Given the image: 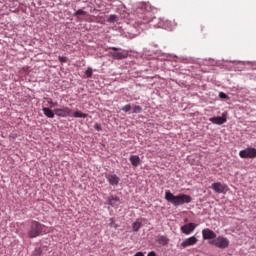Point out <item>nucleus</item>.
Listing matches in <instances>:
<instances>
[{"mask_svg": "<svg viewBox=\"0 0 256 256\" xmlns=\"http://www.w3.org/2000/svg\"><path fill=\"white\" fill-rule=\"evenodd\" d=\"M44 99L47 101V104H48V106L50 107L49 109L58 107V102H57V101L54 102V101L52 100V98H50V97H45Z\"/></svg>", "mask_w": 256, "mask_h": 256, "instance_id": "6ab92c4d", "label": "nucleus"}, {"mask_svg": "<svg viewBox=\"0 0 256 256\" xmlns=\"http://www.w3.org/2000/svg\"><path fill=\"white\" fill-rule=\"evenodd\" d=\"M109 55L112 57L114 60H124L129 56V52L126 49H122L121 47H115L112 46L110 47Z\"/></svg>", "mask_w": 256, "mask_h": 256, "instance_id": "20e7f679", "label": "nucleus"}, {"mask_svg": "<svg viewBox=\"0 0 256 256\" xmlns=\"http://www.w3.org/2000/svg\"><path fill=\"white\" fill-rule=\"evenodd\" d=\"M141 227H142V223L139 220L134 222L133 225H132V228H133L134 232H138Z\"/></svg>", "mask_w": 256, "mask_h": 256, "instance_id": "412c9836", "label": "nucleus"}, {"mask_svg": "<svg viewBox=\"0 0 256 256\" xmlns=\"http://www.w3.org/2000/svg\"><path fill=\"white\" fill-rule=\"evenodd\" d=\"M196 227H197V225L195 223H188V224L181 226L180 230L184 235L189 236L194 232Z\"/></svg>", "mask_w": 256, "mask_h": 256, "instance_id": "9d476101", "label": "nucleus"}, {"mask_svg": "<svg viewBox=\"0 0 256 256\" xmlns=\"http://www.w3.org/2000/svg\"><path fill=\"white\" fill-rule=\"evenodd\" d=\"M197 242H198V239L195 236H192V237L186 239L185 241H183V243L181 244V247L183 249H185L187 247L196 245Z\"/></svg>", "mask_w": 256, "mask_h": 256, "instance_id": "4468645a", "label": "nucleus"}, {"mask_svg": "<svg viewBox=\"0 0 256 256\" xmlns=\"http://www.w3.org/2000/svg\"><path fill=\"white\" fill-rule=\"evenodd\" d=\"M209 244L219 249H227L230 245V241L223 236H219V237H216L215 240L209 241Z\"/></svg>", "mask_w": 256, "mask_h": 256, "instance_id": "39448f33", "label": "nucleus"}, {"mask_svg": "<svg viewBox=\"0 0 256 256\" xmlns=\"http://www.w3.org/2000/svg\"><path fill=\"white\" fill-rule=\"evenodd\" d=\"M226 188L227 186H225V184H221V182H214V184H212V189L217 194H224L226 192Z\"/></svg>", "mask_w": 256, "mask_h": 256, "instance_id": "ddd939ff", "label": "nucleus"}, {"mask_svg": "<svg viewBox=\"0 0 256 256\" xmlns=\"http://www.w3.org/2000/svg\"><path fill=\"white\" fill-rule=\"evenodd\" d=\"M165 200L177 208L184 204L191 203L192 197L189 195H186V194H179V195L175 196L170 191H166Z\"/></svg>", "mask_w": 256, "mask_h": 256, "instance_id": "f03ea898", "label": "nucleus"}, {"mask_svg": "<svg viewBox=\"0 0 256 256\" xmlns=\"http://www.w3.org/2000/svg\"><path fill=\"white\" fill-rule=\"evenodd\" d=\"M153 8L150 3L142 2L139 3L137 9L135 10L136 16V26L131 27L128 32V37L133 39L141 33V26L143 24L151 23L154 28H161L167 31L173 30V23L170 20H164L163 18L153 17Z\"/></svg>", "mask_w": 256, "mask_h": 256, "instance_id": "f257e3e1", "label": "nucleus"}, {"mask_svg": "<svg viewBox=\"0 0 256 256\" xmlns=\"http://www.w3.org/2000/svg\"><path fill=\"white\" fill-rule=\"evenodd\" d=\"M157 243L162 246H166L169 243V239L166 236H159L157 238Z\"/></svg>", "mask_w": 256, "mask_h": 256, "instance_id": "a211bd4d", "label": "nucleus"}, {"mask_svg": "<svg viewBox=\"0 0 256 256\" xmlns=\"http://www.w3.org/2000/svg\"><path fill=\"white\" fill-rule=\"evenodd\" d=\"M44 225L37 222L32 221L30 222L28 229H27V236L30 239H35L43 234L44 231Z\"/></svg>", "mask_w": 256, "mask_h": 256, "instance_id": "7ed1b4c3", "label": "nucleus"}, {"mask_svg": "<svg viewBox=\"0 0 256 256\" xmlns=\"http://www.w3.org/2000/svg\"><path fill=\"white\" fill-rule=\"evenodd\" d=\"M94 129L98 132H100L102 130V126L101 124H94Z\"/></svg>", "mask_w": 256, "mask_h": 256, "instance_id": "c756f323", "label": "nucleus"}, {"mask_svg": "<svg viewBox=\"0 0 256 256\" xmlns=\"http://www.w3.org/2000/svg\"><path fill=\"white\" fill-rule=\"evenodd\" d=\"M105 178L110 186L117 187L120 181L119 176L117 174H105Z\"/></svg>", "mask_w": 256, "mask_h": 256, "instance_id": "9b49d317", "label": "nucleus"}, {"mask_svg": "<svg viewBox=\"0 0 256 256\" xmlns=\"http://www.w3.org/2000/svg\"><path fill=\"white\" fill-rule=\"evenodd\" d=\"M108 22H109V23H115V22H117V15L111 14V15L109 16V18H108Z\"/></svg>", "mask_w": 256, "mask_h": 256, "instance_id": "b1692460", "label": "nucleus"}, {"mask_svg": "<svg viewBox=\"0 0 256 256\" xmlns=\"http://www.w3.org/2000/svg\"><path fill=\"white\" fill-rule=\"evenodd\" d=\"M252 69H253V70H256V62H253V63H252Z\"/></svg>", "mask_w": 256, "mask_h": 256, "instance_id": "473e14b6", "label": "nucleus"}, {"mask_svg": "<svg viewBox=\"0 0 256 256\" xmlns=\"http://www.w3.org/2000/svg\"><path fill=\"white\" fill-rule=\"evenodd\" d=\"M54 113L57 117L67 118L71 116L72 110L65 106L64 108H55Z\"/></svg>", "mask_w": 256, "mask_h": 256, "instance_id": "6e6552de", "label": "nucleus"}, {"mask_svg": "<svg viewBox=\"0 0 256 256\" xmlns=\"http://www.w3.org/2000/svg\"><path fill=\"white\" fill-rule=\"evenodd\" d=\"M74 118H80V119H86L88 117V114H84L83 112H73Z\"/></svg>", "mask_w": 256, "mask_h": 256, "instance_id": "aec40b11", "label": "nucleus"}, {"mask_svg": "<svg viewBox=\"0 0 256 256\" xmlns=\"http://www.w3.org/2000/svg\"><path fill=\"white\" fill-rule=\"evenodd\" d=\"M239 156L242 159H255L256 158V148H245V150H240Z\"/></svg>", "mask_w": 256, "mask_h": 256, "instance_id": "423d86ee", "label": "nucleus"}, {"mask_svg": "<svg viewBox=\"0 0 256 256\" xmlns=\"http://www.w3.org/2000/svg\"><path fill=\"white\" fill-rule=\"evenodd\" d=\"M134 256H144L142 252H137Z\"/></svg>", "mask_w": 256, "mask_h": 256, "instance_id": "2f4dec72", "label": "nucleus"}, {"mask_svg": "<svg viewBox=\"0 0 256 256\" xmlns=\"http://www.w3.org/2000/svg\"><path fill=\"white\" fill-rule=\"evenodd\" d=\"M147 256H156V253L154 251H152V252L148 253Z\"/></svg>", "mask_w": 256, "mask_h": 256, "instance_id": "7c9ffc66", "label": "nucleus"}, {"mask_svg": "<svg viewBox=\"0 0 256 256\" xmlns=\"http://www.w3.org/2000/svg\"><path fill=\"white\" fill-rule=\"evenodd\" d=\"M31 256H47L41 247H36Z\"/></svg>", "mask_w": 256, "mask_h": 256, "instance_id": "f3484780", "label": "nucleus"}, {"mask_svg": "<svg viewBox=\"0 0 256 256\" xmlns=\"http://www.w3.org/2000/svg\"><path fill=\"white\" fill-rule=\"evenodd\" d=\"M129 161L131 162L132 166H134V167H138L141 164V160H140L139 156H137V155L130 156Z\"/></svg>", "mask_w": 256, "mask_h": 256, "instance_id": "2eb2a0df", "label": "nucleus"}, {"mask_svg": "<svg viewBox=\"0 0 256 256\" xmlns=\"http://www.w3.org/2000/svg\"><path fill=\"white\" fill-rule=\"evenodd\" d=\"M58 60H59L61 63H66L67 57H66V56H59V57H58Z\"/></svg>", "mask_w": 256, "mask_h": 256, "instance_id": "c85d7f7f", "label": "nucleus"}, {"mask_svg": "<svg viewBox=\"0 0 256 256\" xmlns=\"http://www.w3.org/2000/svg\"><path fill=\"white\" fill-rule=\"evenodd\" d=\"M121 204V200L118 196L112 195L110 194L109 197L106 199L105 205H108V209L114 208V209H118L119 206Z\"/></svg>", "mask_w": 256, "mask_h": 256, "instance_id": "0eeeda50", "label": "nucleus"}, {"mask_svg": "<svg viewBox=\"0 0 256 256\" xmlns=\"http://www.w3.org/2000/svg\"><path fill=\"white\" fill-rule=\"evenodd\" d=\"M209 121L214 125H223L227 122V114L223 112L222 116H214L213 118H209Z\"/></svg>", "mask_w": 256, "mask_h": 256, "instance_id": "1a4fd4ad", "label": "nucleus"}, {"mask_svg": "<svg viewBox=\"0 0 256 256\" xmlns=\"http://www.w3.org/2000/svg\"><path fill=\"white\" fill-rule=\"evenodd\" d=\"M143 108H141V106H133V114H140L142 113Z\"/></svg>", "mask_w": 256, "mask_h": 256, "instance_id": "4be33fe9", "label": "nucleus"}, {"mask_svg": "<svg viewBox=\"0 0 256 256\" xmlns=\"http://www.w3.org/2000/svg\"><path fill=\"white\" fill-rule=\"evenodd\" d=\"M231 63H236V60L231 61Z\"/></svg>", "mask_w": 256, "mask_h": 256, "instance_id": "72a5a7b5", "label": "nucleus"}, {"mask_svg": "<svg viewBox=\"0 0 256 256\" xmlns=\"http://www.w3.org/2000/svg\"><path fill=\"white\" fill-rule=\"evenodd\" d=\"M86 12L82 9H78L77 11H75V13L73 14L74 17H77V16H82V15H85Z\"/></svg>", "mask_w": 256, "mask_h": 256, "instance_id": "a878e982", "label": "nucleus"}, {"mask_svg": "<svg viewBox=\"0 0 256 256\" xmlns=\"http://www.w3.org/2000/svg\"><path fill=\"white\" fill-rule=\"evenodd\" d=\"M219 97H220V99H222V100H229V96H228V94H226L225 92H223V91H220L219 92Z\"/></svg>", "mask_w": 256, "mask_h": 256, "instance_id": "5701e85b", "label": "nucleus"}, {"mask_svg": "<svg viewBox=\"0 0 256 256\" xmlns=\"http://www.w3.org/2000/svg\"><path fill=\"white\" fill-rule=\"evenodd\" d=\"M92 68L88 67L87 70L85 71V75L87 76V78H91L92 77Z\"/></svg>", "mask_w": 256, "mask_h": 256, "instance_id": "bb28decb", "label": "nucleus"}, {"mask_svg": "<svg viewBox=\"0 0 256 256\" xmlns=\"http://www.w3.org/2000/svg\"><path fill=\"white\" fill-rule=\"evenodd\" d=\"M43 114L49 118V119H53L55 117V112L53 110H51V108H42Z\"/></svg>", "mask_w": 256, "mask_h": 256, "instance_id": "dca6fc26", "label": "nucleus"}, {"mask_svg": "<svg viewBox=\"0 0 256 256\" xmlns=\"http://www.w3.org/2000/svg\"><path fill=\"white\" fill-rule=\"evenodd\" d=\"M109 221H110V224H109L110 227L115 228V229L118 228V225L115 223L114 218H110Z\"/></svg>", "mask_w": 256, "mask_h": 256, "instance_id": "cd10ccee", "label": "nucleus"}, {"mask_svg": "<svg viewBox=\"0 0 256 256\" xmlns=\"http://www.w3.org/2000/svg\"><path fill=\"white\" fill-rule=\"evenodd\" d=\"M202 237L204 240L213 241L216 239L217 235L216 233L211 229H204L202 231Z\"/></svg>", "mask_w": 256, "mask_h": 256, "instance_id": "f8f14e48", "label": "nucleus"}, {"mask_svg": "<svg viewBox=\"0 0 256 256\" xmlns=\"http://www.w3.org/2000/svg\"><path fill=\"white\" fill-rule=\"evenodd\" d=\"M131 109H132L131 104H126V106H123V108H121V110H122L124 113L130 112Z\"/></svg>", "mask_w": 256, "mask_h": 256, "instance_id": "393cba45", "label": "nucleus"}]
</instances>
